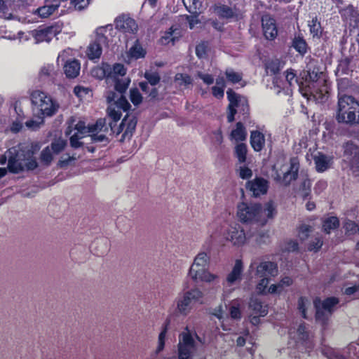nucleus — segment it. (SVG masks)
I'll return each mask as SVG.
<instances>
[{
	"label": "nucleus",
	"instance_id": "obj_4",
	"mask_svg": "<svg viewBox=\"0 0 359 359\" xmlns=\"http://www.w3.org/2000/svg\"><path fill=\"white\" fill-rule=\"evenodd\" d=\"M92 75L99 79H106L107 83H114V89L118 97L128 89L130 79L127 76L126 69L123 65L116 63L113 66L102 63L101 66L92 69Z\"/></svg>",
	"mask_w": 359,
	"mask_h": 359
},
{
	"label": "nucleus",
	"instance_id": "obj_16",
	"mask_svg": "<svg viewBox=\"0 0 359 359\" xmlns=\"http://www.w3.org/2000/svg\"><path fill=\"white\" fill-rule=\"evenodd\" d=\"M278 273L277 264L273 262H262L256 268V276L263 278L276 277Z\"/></svg>",
	"mask_w": 359,
	"mask_h": 359
},
{
	"label": "nucleus",
	"instance_id": "obj_14",
	"mask_svg": "<svg viewBox=\"0 0 359 359\" xmlns=\"http://www.w3.org/2000/svg\"><path fill=\"white\" fill-rule=\"evenodd\" d=\"M227 98L229 101V111L227 120L229 123L233 122L234 116L236 113V107H244L247 105V100L244 97H241L233 92L231 89L226 91Z\"/></svg>",
	"mask_w": 359,
	"mask_h": 359
},
{
	"label": "nucleus",
	"instance_id": "obj_58",
	"mask_svg": "<svg viewBox=\"0 0 359 359\" xmlns=\"http://www.w3.org/2000/svg\"><path fill=\"white\" fill-rule=\"evenodd\" d=\"M229 314L233 320L241 319V310L239 309V305H233L229 309Z\"/></svg>",
	"mask_w": 359,
	"mask_h": 359
},
{
	"label": "nucleus",
	"instance_id": "obj_9",
	"mask_svg": "<svg viewBox=\"0 0 359 359\" xmlns=\"http://www.w3.org/2000/svg\"><path fill=\"white\" fill-rule=\"evenodd\" d=\"M113 26L107 25L104 27H100L96 29L95 40L90 43L87 49V55L89 59L95 60L100 58L102 53V46L108 43V36L111 35Z\"/></svg>",
	"mask_w": 359,
	"mask_h": 359
},
{
	"label": "nucleus",
	"instance_id": "obj_63",
	"mask_svg": "<svg viewBox=\"0 0 359 359\" xmlns=\"http://www.w3.org/2000/svg\"><path fill=\"white\" fill-rule=\"evenodd\" d=\"M76 157L74 155L62 156L60 161V164L62 167L66 166L70 163L71 161H75Z\"/></svg>",
	"mask_w": 359,
	"mask_h": 359
},
{
	"label": "nucleus",
	"instance_id": "obj_5",
	"mask_svg": "<svg viewBox=\"0 0 359 359\" xmlns=\"http://www.w3.org/2000/svg\"><path fill=\"white\" fill-rule=\"evenodd\" d=\"M336 119L340 123L359 125V102L350 95L340 96Z\"/></svg>",
	"mask_w": 359,
	"mask_h": 359
},
{
	"label": "nucleus",
	"instance_id": "obj_55",
	"mask_svg": "<svg viewBox=\"0 0 359 359\" xmlns=\"http://www.w3.org/2000/svg\"><path fill=\"white\" fill-rule=\"evenodd\" d=\"M310 31L313 36H318L321 33L320 25L316 19H313L309 24Z\"/></svg>",
	"mask_w": 359,
	"mask_h": 359
},
{
	"label": "nucleus",
	"instance_id": "obj_12",
	"mask_svg": "<svg viewBox=\"0 0 359 359\" xmlns=\"http://www.w3.org/2000/svg\"><path fill=\"white\" fill-rule=\"evenodd\" d=\"M344 160L347 162L353 173L359 177V148L351 142L344 146Z\"/></svg>",
	"mask_w": 359,
	"mask_h": 359
},
{
	"label": "nucleus",
	"instance_id": "obj_20",
	"mask_svg": "<svg viewBox=\"0 0 359 359\" xmlns=\"http://www.w3.org/2000/svg\"><path fill=\"white\" fill-rule=\"evenodd\" d=\"M59 6L60 2L58 0H44V5L38 8L35 13L42 18H46L53 14Z\"/></svg>",
	"mask_w": 359,
	"mask_h": 359
},
{
	"label": "nucleus",
	"instance_id": "obj_3",
	"mask_svg": "<svg viewBox=\"0 0 359 359\" xmlns=\"http://www.w3.org/2000/svg\"><path fill=\"white\" fill-rule=\"evenodd\" d=\"M276 214V205L272 201H269L263 205L258 203H245L238 205L237 215L243 223L263 226Z\"/></svg>",
	"mask_w": 359,
	"mask_h": 359
},
{
	"label": "nucleus",
	"instance_id": "obj_46",
	"mask_svg": "<svg viewBox=\"0 0 359 359\" xmlns=\"http://www.w3.org/2000/svg\"><path fill=\"white\" fill-rule=\"evenodd\" d=\"M225 75H226V77L228 80V81L232 83H238L239 81H241L242 79V74L238 73V72H236L233 69H227L225 72Z\"/></svg>",
	"mask_w": 359,
	"mask_h": 359
},
{
	"label": "nucleus",
	"instance_id": "obj_59",
	"mask_svg": "<svg viewBox=\"0 0 359 359\" xmlns=\"http://www.w3.org/2000/svg\"><path fill=\"white\" fill-rule=\"evenodd\" d=\"M212 142L215 144L219 145L223 142V136L220 130H217L212 133Z\"/></svg>",
	"mask_w": 359,
	"mask_h": 359
},
{
	"label": "nucleus",
	"instance_id": "obj_36",
	"mask_svg": "<svg viewBox=\"0 0 359 359\" xmlns=\"http://www.w3.org/2000/svg\"><path fill=\"white\" fill-rule=\"evenodd\" d=\"M247 146L244 143L238 144L235 147L234 153L239 163H243L246 161Z\"/></svg>",
	"mask_w": 359,
	"mask_h": 359
},
{
	"label": "nucleus",
	"instance_id": "obj_40",
	"mask_svg": "<svg viewBox=\"0 0 359 359\" xmlns=\"http://www.w3.org/2000/svg\"><path fill=\"white\" fill-rule=\"evenodd\" d=\"M321 72H319L318 69L313 68L311 69V67H308V69L304 72V79L306 82H316L318 81Z\"/></svg>",
	"mask_w": 359,
	"mask_h": 359
},
{
	"label": "nucleus",
	"instance_id": "obj_37",
	"mask_svg": "<svg viewBox=\"0 0 359 359\" xmlns=\"http://www.w3.org/2000/svg\"><path fill=\"white\" fill-rule=\"evenodd\" d=\"M57 73V69L53 64H47L43 65L39 72V76L41 78H52Z\"/></svg>",
	"mask_w": 359,
	"mask_h": 359
},
{
	"label": "nucleus",
	"instance_id": "obj_29",
	"mask_svg": "<svg viewBox=\"0 0 359 359\" xmlns=\"http://www.w3.org/2000/svg\"><path fill=\"white\" fill-rule=\"evenodd\" d=\"M243 270V265L242 264V261L241 259L236 260L234 266H233V269H231V273L228 274V277H226V282L231 285L236 281L240 280Z\"/></svg>",
	"mask_w": 359,
	"mask_h": 359
},
{
	"label": "nucleus",
	"instance_id": "obj_24",
	"mask_svg": "<svg viewBox=\"0 0 359 359\" xmlns=\"http://www.w3.org/2000/svg\"><path fill=\"white\" fill-rule=\"evenodd\" d=\"M61 65L63 67L64 73L67 77L73 79L79 74L81 66L77 60H67L64 64H61Z\"/></svg>",
	"mask_w": 359,
	"mask_h": 359
},
{
	"label": "nucleus",
	"instance_id": "obj_47",
	"mask_svg": "<svg viewBox=\"0 0 359 359\" xmlns=\"http://www.w3.org/2000/svg\"><path fill=\"white\" fill-rule=\"evenodd\" d=\"M89 4L90 0H72L69 8L73 7L75 11H81L87 8Z\"/></svg>",
	"mask_w": 359,
	"mask_h": 359
},
{
	"label": "nucleus",
	"instance_id": "obj_8",
	"mask_svg": "<svg viewBox=\"0 0 359 359\" xmlns=\"http://www.w3.org/2000/svg\"><path fill=\"white\" fill-rule=\"evenodd\" d=\"M207 262H208L207 253H198L197 257L194 258L193 265H191V267L189 269V276L196 281L200 280L210 283L214 280L215 279V276L210 273L207 270H205Z\"/></svg>",
	"mask_w": 359,
	"mask_h": 359
},
{
	"label": "nucleus",
	"instance_id": "obj_49",
	"mask_svg": "<svg viewBox=\"0 0 359 359\" xmlns=\"http://www.w3.org/2000/svg\"><path fill=\"white\" fill-rule=\"evenodd\" d=\"M53 160V152L49 147H46L41 153V161L45 165H49Z\"/></svg>",
	"mask_w": 359,
	"mask_h": 359
},
{
	"label": "nucleus",
	"instance_id": "obj_34",
	"mask_svg": "<svg viewBox=\"0 0 359 359\" xmlns=\"http://www.w3.org/2000/svg\"><path fill=\"white\" fill-rule=\"evenodd\" d=\"M50 32V29L49 28H45L33 31L32 35L36 43L43 41L49 42L50 41V36H49Z\"/></svg>",
	"mask_w": 359,
	"mask_h": 359
},
{
	"label": "nucleus",
	"instance_id": "obj_50",
	"mask_svg": "<svg viewBox=\"0 0 359 359\" xmlns=\"http://www.w3.org/2000/svg\"><path fill=\"white\" fill-rule=\"evenodd\" d=\"M322 353H323L327 359H344L343 355L334 351V350L330 347H325L323 351H322Z\"/></svg>",
	"mask_w": 359,
	"mask_h": 359
},
{
	"label": "nucleus",
	"instance_id": "obj_17",
	"mask_svg": "<svg viewBox=\"0 0 359 359\" xmlns=\"http://www.w3.org/2000/svg\"><path fill=\"white\" fill-rule=\"evenodd\" d=\"M263 33L268 40H273L278 35V29L275 20L269 15L262 18Z\"/></svg>",
	"mask_w": 359,
	"mask_h": 359
},
{
	"label": "nucleus",
	"instance_id": "obj_26",
	"mask_svg": "<svg viewBox=\"0 0 359 359\" xmlns=\"http://www.w3.org/2000/svg\"><path fill=\"white\" fill-rule=\"evenodd\" d=\"M250 144L255 151H260L265 146V136L259 130L250 132Z\"/></svg>",
	"mask_w": 359,
	"mask_h": 359
},
{
	"label": "nucleus",
	"instance_id": "obj_53",
	"mask_svg": "<svg viewBox=\"0 0 359 359\" xmlns=\"http://www.w3.org/2000/svg\"><path fill=\"white\" fill-rule=\"evenodd\" d=\"M311 185V184L309 179H305L302 182L299 191H301L302 197L306 198L309 195Z\"/></svg>",
	"mask_w": 359,
	"mask_h": 359
},
{
	"label": "nucleus",
	"instance_id": "obj_19",
	"mask_svg": "<svg viewBox=\"0 0 359 359\" xmlns=\"http://www.w3.org/2000/svg\"><path fill=\"white\" fill-rule=\"evenodd\" d=\"M247 187L255 196L265 194L268 190V182L263 178H255L248 182Z\"/></svg>",
	"mask_w": 359,
	"mask_h": 359
},
{
	"label": "nucleus",
	"instance_id": "obj_32",
	"mask_svg": "<svg viewBox=\"0 0 359 359\" xmlns=\"http://www.w3.org/2000/svg\"><path fill=\"white\" fill-rule=\"evenodd\" d=\"M177 29H173L170 27L169 30L164 32L163 35L161 37V43L163 45H168L170 43L174 44L175 41L179 38V32H176Z\"/></svg>",
	"mask_w": 359,
	"mask_h": 359
},
{
	"label": "nucleus",
	"instance_id": "obj_31",
	"mask_svg": "<svg viewBox=\"0 0 359 359\" xmlns=\"http://www.w3.org/2000/svg\"><path fill=\"white\" fill-rule=\"evenodd\" d=\"M247 133L245 128L242 123L238 122L236 126V128L231 133L230 137L231 140H234L236 142L243 141L245 140Z\"/></svg>",
	"mask_w": 359,
	"mask_h": 359
},
{
	"label": "nucleus",
	"instance_id": "obj_10",
	"mask_svg": "<svg viewBox=\"0 0 359 359\" xmlns=\"http://www.w3.org/2000/svg\"><path fill=\"white\" fill-rule=\"evenodd\" d=\"M299 168V163L297 158H292L290 163L283 165L276 170L274 179L283 185L287 186L296 180Z\"/></svg>",
	"mask_w": 359,
	"mask_h": 359
},
{
	"label": "nucleus",
	"instance_id": "obj_15",
	"mask_svg": "<svg viewBox=\"0 0 359 359\" xmlns=\"http://www.w3.org/2000/svg\"><path fill=\"white\" fill-rule=\"evenodd\" d=\"M114 23L116 28L126 34H135L138 29L135 20L127 15L118 16Z\"/></svg>",
	"mask_w": 359,
	"mask_h": 359
},
{
	"label": "nucleus",
	"instance_id": "obj_7",
	"mask_svg": "<svg viewBox=\"0 0 359 359\" xmlns=\"http://www.w3.org/2000/svg\"><path fill=\"white\" fill-rule=\"evenodd\" d=\"M31 99L35 109L43 116H51L58 111L60 107L59 104L50 95L40 90L32 92Z\"/></svg>",
	"mask_w": 359,
	"mask_h": 359
},
{
	"label": "nucleus",
	"instance_id": "obj_43",
	"mask_svg": "<svg viewBox=\"0 0 359 359\" xmlns=\"http://www.w3.org/2000/svg\"><path fill=\"white\" fill-rule=\"evenodd\" d=\"M293 48L301 55H304L306 52V43L300 36H296L292 42Z\"/></svg>",
	"mask_w": 359,
	"mask_h": 359
},
{
	"label": "nucleus",
	"instance_id": "obj_21",
	"mask_svg": "<svg viewBox=\"0 0 359 359\" xmlns=\"http://www.w3.org/2000/svg\"><path fill=\"white\" fill-rule=\"evenodd\" d=\"M269 279L268 278H263L260 279L257 285H256V289L259 291V293L265 295L267 294H276L281 292V289L283 286L278 285H271V286L268 287L269 285Z\"/></svg>",
	"mask_w": 359,
	"mask_h": 359
},
{
	"label": "nucleus",
	"instance_id": "obj_13",
	"mask_svg": "<svg viewBox=\"0 0 359 359\" xmlns=\"http://www.w3.org/2000/svg\"><path fill=\"white\" fill-rule=\"evenodd\" d=\"M194 349L195 341L191 334L189 332L180 334L178 359H191Z\"/></svg>",
	"mask_w": 359,
	"mask_h": 359
},
{
	"label": "nucleus",
	"instance_id": "obj_38",
	"mask_svg": "<svg viewBox=\"0 0 359 359\" xmlns=\"http://www.w3.org/2000/svg\"><path fill=\"white\" fill-rule=\"evenodd\" d=\"M343 228L345 230L346 234L350 236L355 234L359 232L358 225L353 221L346 219L343 222Z\"/></svg>",
	"mask_w": 359,
	"mask_h": 359
},
{
	"label": "nucleus",
	"instance_id": "obj_25",
	"mask_svg": "<svg viewBox=\"0 0 359 359\" xmlns=\"http://www.w3.org/2000/svg\"><path fill=\"white\" fill-rule=\"evenodd\" d=\"M249 310L252 311V314L266 316L267 314V305L264 304L257 297H252L249 300Z\"/></svg>",
	"mask_w": 359,
	"mask_h": 359
},
{
	"label": "nucleus",
	"instance_id": "obj_11",
	"mask_svg": "<svg viewBox=\"0 0 359 359\" xmlns=\"http://www.w3.org/2000/svg\"><path fill=\"white\" fill-rule=\"evenodd\" d=\"M203 294L198 288L184 292L182 297L177 301V310L180 313L186 316L194 306L200 302Z\"/></svg>",
	"mask_w": 359,
	"mask_h": 359
},
{
	"label": "nucleus",
	"instance_id": "obj_28",
	"mask_svg": "<svg viewBox=\"0 0 359 359\" xmlns=\"http://www.w3.org/2000/svg\"><path fill=\"white\" fill-rule=\"evenodd\" d=\"M74 120H71L67 127L65 134L66 135H72V132L78 133L79 135L84 136L88 132V126L86 127L83 121H79L78 123H74Z\"/></svg>",
	"mask_w": 359,
	"mask_h": 359
},
{
	"label": "nucleus",
	"instance_id": "obj_6",
	"mask_svg": "<svg viewBox=\"0 0 359 359\" xmlns=\"http://www.w3.org/2000/svg\"><path fill=\"white\" fill-rule=\"evenodd\" d=\"M339 304V299L336 297H327L321 300L318 297L313 299V309H315V320L320 323L322 327L325 329L328 325L329 317L333 313L334 306Z\"/></svg>",
	"mask_w": 359,
	"mask_h": 359
},
{
	"label": "nucleus",
	"instance_id": "obj_57",
	"mask_svg": "<svg viewBox=\"0 0 359 359\" xmlns=\"http://www.w3.org/2000/svg\"><path fill=\"white\" fill-rule=\"evenodd\" d=\"M197 76L201 79L204 83L207 85H211L214 83V77L209 74L203 73L201 72H198L197 73Z\"/></svg>",
	"mask_w": 359,
	"mask_h": 359
},
{
	"label": "nucleus",
	"instance_id": "obj_42",
	"mask_svg": "<svg viewBox=\"0 0 359 359\" xmlns=\"http://www.w3.org/2000/svg\"><path fill=\"white\" fill-rule=\"evenodd\" d=\"M308 304H309V302L304 296H302L297 299V311L300 312L302 318L305 320L308 319V317H306V305H308Z\"/></svg>",
	"mask_w": 359,
	"mask_h": 359
},
{
	"label": "nucleus",
	"instance_id": "obj_62",
	"mask_svg": "<svg viewBox=\"0 0 359 359\" xmlns=\"http://www.w3.org/2000/svg\"><path fill=\"white\" fill-rule=\"evenodd\" d=\"M295 74L294 73L292 69H287L285 72V79L289 83V85L292 86L293 81L297 82V79H295Z\"/></svg>",
	"mask_w": 359,
	"mask_h": 359
},
{
	"label": "nucleus",
	"instance_id": "obj_33",
	"mask_svg": "<svg viewBox=\"0 0 359 359\" xmlns=\"http://www.w3.org/2000/svg\"><path fill=\"white\" fill-rule=\"evenodd\" d=\"M339 226V219L337 217L332 216L324 219L323 229L326 233H330L332 231L337 229Z\"/></svg>",
	"mask_w": 359,
	"mask_h": 359
},
{
	"label": "nucleus",
	"instance_id": "obj_41",
	"mask_svg": "<svg viewBox=\"0 0 359 359\" xmlns=\"http://www.w3.org/2000/svg\"><path fill=\"white\" fill-rule=\"evenodd\" d=\"M283 67V65L279 60H273L266 64V69L268 73L276 74Z\"/></svg>",
	"mask_w": 359,
	"mask_h": 359
},
{
	"label": "nucleus",
	"instance_id": "obj_35",
	"mask_svg": "<svg viewBox=\"0 0 359 359\" xmlns=\"http://www.w3.org/2000/svg\"><path fill=\"white\" fill-rule=\"evenodd\" d=\"M213 9L214 12L222 18H229L233 15L232 9L225 5H215Z\"/></svg>",
	"mask_w": 359,
	"mask_h": 359
},
{
	"label": "nucleus",
	"instance_id": "obj_52",
	"mask_svg": "<svg viewBox=\"0 0 359 359\" xmlns=\"http://www.w3.org/2000/svg\"><path fill=\"white\" fill-rule=\"evenodd\" d=\"M311 231V226L307 224H302L298 230V237L300 240L304 241Z\"/></svg>",
	"mask_w": 359,
	"mask_h": 359
},
{
	"label": "nucleus",
	"instance_id": "obj_1",
	"mask_svg": "<svg viewBox=\"0 0 359 359\" xmlns=\"http://www.w3.org/2000/svg\"><path fill=\"white\" fill-rule=\"evenodd\" d=\"M109 103L107 115L111 121L107 123L105 118L98 119L95 123L88 126L90 137L93 142H104L107 141L106 134L110 130L118 135L122 134V140L130 139L136 128L137 118L133 114H126L118 126H116L122 116V111H127L130 108V104L127 99L114 91H109L107 95Z\"/></svg>",
	"mask_w": 359,
	"mask_h": 359
},
{
	"label": "nucleus",
	"instance_id": "obj_23",
	"mask_svg": "<svg viewBox=\"0 0 359 359\" xmlns=\"http://www.w3.org/2000/svg\"><path fill=\"white\" fill-rule=\"evenodd\" d=\"M314 162L316 170L318 172H323L331 167L332 157L326 156L322 153H318L314 156Z\"/></svg>",
	"mask_w": 359,
	"mask_h": 359
},
{
	"label": "nucleus",
	"instance_id": "obj_18",
	"mask_svg": "<svg viewBox=\"0 0 359 359\" xmlns=\"http://www.w3.org/2000/svg\"><path fill=\"white\" fill-rule=\"evenodd\" d=\"M226 239L231 241L233 245H242L245 241V235L239 224H235L229 227Z\"/></svg>",
	"mask_w": 359,
	"mask_h": 359
},
{
	"label": "nucleus",
	"instance_id": "obj_60",
	"mask_svg": "<svg viewBox=\"0 0 359 359\" xmlns=\"http://www.w3.org/2000/svg\"><path fill=\"white\" fill-rule=\"evenodd\" d=\"M252 170L245 167V166H241L239 168V176L243 179H248L250 178L252 176Z\"/></svg>",
	"mask_w": 359,
	"mask_h": 359
},
{
	"label": "nucleus",
	"instance_id": "obj_30",
	"mask_svg": "<svg viewBox=\"0 0 359 359\" xmlns=\"http://www.w3.org/2000/svg\"><path fill=\"white\" fill-rule=\"evenodd\" d=\"M174 82L181 89H187L192 85L193 79L188 74L178 73L175 76Z\"/></svg>",
	"mask_w": 359,
	"mask_h": 359
},
{
	"label": "nucleus",
	"instance_id": "obj_44",
	"mask_svg": "<svg viewBox=\"0 0 359 359\" xmlns=\"http://www.w3.org/2000/svg\"><path fill=\"white\" fill-rule=\"evenodd\" d=\"M72 58V50L70 48L65 49L58 54L57 58V65L60 66L61 64H64L67 60H73Z\"/></svg>",
	"mask_w": 359,
	"mask_h": 359
},
{
	"label": "nucleus",
	"instance_id": "obj_27",
	"mask_svg": "<svg viewBox=\"0 0 359 359\" xmlns=\"http://www.w3.org/2000/svg\"><path fill=\"white\" fill-rule=\"evenodd\" d=\"M342 15L350 26L355 27L359 24V13L353 6L344 9Z\"/></svg>",
	"mask_w": 359,
	"mask_h": 359
},
{
	"label": "nucleus",
	"instance_id": "obj_48",
	"mask_svg": "<svg viewBox=\"0 0 359 359\" xmlns=\"http://www.w3.org/2000/svg\"><path fill=\"white\" fill-rule=\"evenodd\" d=\"M144 78L151 86L158 84L161 79L159 74L156 72H146Z\"/></svg>",
	"mask_w": 359,
	"mask_h": 359
},
{
	"label": "nucleus",
	"instance_id": "obj_54",
	"mask_svg": "<svg viewBox=\"0 0 359 359\" xmlns=\"http://www.w3.org/2000/svg\"><path fill=\"white\" fill-rule=\"evenodd\" d=\"M66 142L62 140H57L53 142L51 144V151H53L55 154H58L65 147Z\"/></svg>",
	"mask_w": 359,
	"mask_h": 359
},
{
	"label": "nucleus",
	"instance_id": "obj_22",
	"mask_svg": "<svg viewBox=\"0 0 359 359\" xmlns=\"http://www.w3.org/2000/svg\"><path fill=\"white\" fill-rule=\"evenodd\" d=\"M145 55L146 50L142 48L139 41L136 40L135 43L126 53V58L125 60L126 62L130 63L133 60H138L144 57Z\"/></svg>",
	"mask_w": 359,
	"mask_h": 359
},
{
	"label": "nucleus",
	"instance_id": "obj_39",
	"mask_svg": "<svg viewBox=\"0 0 359 359\" xmlns=\"http://www.w3.org/2000/svg\"><path fill=\"white\" fill-rule=\"evenodd\" d=\"M182 1L189 13H201V3L198 0H182Z\"/></svg>",
	"mask_w": 359,
	"mask_h": 359
},
{
	"label": "nucleus",
	"instance_id": "obj_56",
	"mask_svg": "<svg viewBox=\"0 0 359 359\" xmlns=\"http://www.w3.org/2000/svg\"><path fill=\"white\" fill-rule=\"evenodd\" d=\"M84 136L79 135L78 133H74L70 137V144L73 148H78L82 145L79 140L82 139Z\"/></svg>",
	"mask_w": 359,
	"mask_h": 359
},
{
	"label": "nucleus",
	"instance_id": "obj_61",
	"mask_svg": "<svg viewBox=\"0 0 359 359\" xmlns=\"http://www.w3.org/2000/svg\"><path fill=\"white\" fill-rule=\"evenodd\" d=\"M212 91L213 95L218 99L222 98L224 97V88L215 86L212 88Z\"/></svg>",
	"mask_w": 359,
	"mask_h": 359
},
{
	"label": "nucleus",
	"instance_id": "obj_45",
	"mask_svg": "<svg viewBox=\"0 0 359 359\" xmlns=\"http://www.w3.org/2000/svg\"><path fill=\"white\" fill-rule=\"evenodd\" d=\"M167 326L168 321L163 325V328L161 330V333H159V337H158V347H156V351H155V354H158L161 352L164 348V339H165V334H167Z\"/></svg>",
	"mask_w": 359,
	"mask_h": 359
},
{
	"label": "nucleus",
	"instance_id": "obj_51",
	"mask_svg": "<svg viewBox=\"0 0 359 359\" xmlns=\"http://www.w3.org/2000/svg\"><path fill=\"white\" fill-rule=\"evenodd\" d=\"M130 98L133 104L139 105L142 101V96L137 88H132L130 90Z\"/></svg>",
	"mask_w": 359,
	"mask_h": 359
},
{
	"label": "nucleus",
	"instance_id": "obj_64",
	"mask_svg": "<svg viewBox=\"0 0 359 359\" xmlns=\"http://www.w3.org/2000/svg\"><path fill=\"white\" fill-rule=\"evenodd\" d=\"M43 120L41 119L40 121H34V120H29L27 121L25 124L26 126L29 128H31L32 130H35L39 127V125L42 123Z\"/></svg>",
	"mask_w": 359,
	"mask_h": 359
},
{
	"label": "nucleus",
	"instance_id": "obj_2",
	"mask_svg": "<svg viewBox=\"0 0 359 359\" xmlns=\"http://www.w3.org/2000/svg\"><path fill=\"white\" fill-rule=\"evenodd\" d=\"M34 150L32 145L20 144L8 149L0 156V165L8 161V170L13 173H18L25 170H32L38 164L34 157Z\"/></svg>",
	"mask_w": 359,
	"mask_h": 359
}]
</instances>
